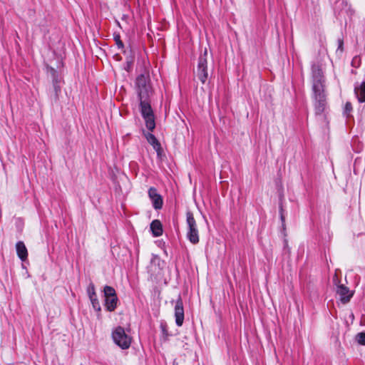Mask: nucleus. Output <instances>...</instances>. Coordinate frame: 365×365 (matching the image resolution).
<instances>
[{"label":"nucleus","instance_id":"nucleus-5","mask_svg":"<svg viewBox=\"0 0 365 365\" xmlns=\"http://www.w3.org/2000/svg\"><path fill=\"white\" fill-rule=\"evenodd\" d=\"M105 297V307L109 312H113L117 307L118 297L115 290L110 286H106L103 289Z\"/></svg>","mask_w":365,"mask_h":365},{"label":"nucleus","instance_id":"nucleus-3","mask_svg":"<svg viewBox=\"0 0 365 365\" xmlns=\"http://www.w3.org/2000/svg\"><path fill=\"white\" fill-rule=\"evenodd\" d=\"M312 79L313 93L324 91V77L319 66H312Z\"/></svg>","mask_w":365,"mask_h":365},{"label":"nucleus","instance_id":"nucleus-8","mask_svg":"<svg viewBox=\"0 0 365 365\" xmlns=\"http://www.w3.org/2000/svg\"><path fill=\"white\" fill-rule=\"evenodd\" d=\"M334 282L337 286L336 293L340 297V300L344 303H347L349 302L351 298L353 293L350 292L348 287L344 286L343 284L337 285V276L336 274L334 276Z\"/></svg>","mask_w":365,"mask_h":365},{"label":"nucleus","instance_id":"nucleus-18","mask_svg":"<svg viewBox=\"0 0 365 365\" xmlns=\"http://www.w3.org/2000/svg\"><path fill=\"white\" fill-rule=\"evenodd\" d=\"M351 110H352V106H351V103L347 102L344 107V114L346 115L349 116Z\"/></svg>","mask_w":365,"mask_h":365},{"label":"nucleus","instance_id":"nucleus-20","mask_svg":"<svg viewBox=\"0 0 365 365\" xmlns=\"http://www.w3.org/2000/svg\"><path fill=\"white\" fill-rule=\"evenodd\" d=\"M359 59L357 56L354 57L351 61V65L354 67H357L359 65Z\"/></svg>","mask_w":365,"mask_h":365},{"label":"nucleus","instance_id":"nucleus-1","mask_svg":"<svg viewBox=\"0 0 365 365\" xmlns=\"http://www.w3.org/2000/svg\"><path fill=\"white\" fill-rule=\"evenodd\" d=\"M138 97L140 101V110L145 121L146 128L152 131L155 127V118L149 98L153 93L148 76L140 75L136 79Z\"/></svg>","mask_w":365,"mask_h":365},{"label":"nucleus","instance_id":"nucleus-2","mask_svg":"<svg viewBox=\"0 0 365 365\" xmlns=\"http://www.w3.org/2000/svg\"><path fill=\"white\" fill-rule=\"evenodd\" d=\"M112 338L115 344L122 349H128L132 341L131 337L126 334L125 329L122 327H118L113 331Z\"/></svg>","mask_w":365,"mask_h":365},{"label":"nucleus","instance_id":"nucleus-14","mask_svg":"<svg viewBox=\"0 0 365 365\" xmlns=\"http://www.w3.org/2000/svg\"><path fill=\"white\" fill-rule=\"evenodd\" d=\"M145 138L148 142L153 147L156 151H158L160 149V144L153 134L148 133L145 134Z\"/></svg>","mask_w":365,"mask_h":365},{"label":"nucleus","instance_id":"nucleus-4","mask_svg":"<svg viewBox=\"0 0 365 365\" xmlns=\"http://www.w3.org/2000/svg\"><path fill=\"white\" fill-rule=\"evenodd\" d=\"M186 217L187 225V237L191 243L197 244L199 242V234L196 221L190 212H187Z\"/></svg>","mask_w":365,"mask_h":365},{"label":"nucleus","instance_id":"nucleus-13","mask_svg":"<svg viewBox=\"0 0 365 365\" xmlns=\"http://www.w3.org/2000/svg\"><path fill=\"white\" fill-rule=\"evenodd\" d=\"M150 230L153 236L159 237L163 234V227L161 222L158 220H153L150 224Z\"/></svg>","mask_w":365,"mask_h":365},{"label":"nucleus","instance_id":"nucleus-9","mask_svg":"<svg viewBox=\"0 0 365 365\" xmlns=\"http://www.w3.org/2000/svg\"><path fill=\"white\" fill-rule=\"evenodd\" d=\"M148 196L152 201L153 207L155 210H160L162 208L163 203V197L155 187H152L148 190Z\"/></svg>","mask_w":365,"mask_h":365},{"label":"nucleus","instance_id":"nucleus-6","mask_svg":"<svg viewBox=\"0 0 365 365\" xmlns=\"http://www.w3.org/2000/svg\"><path fill=\"white\" fill-rule=\"evenodd\" d=\"M207 55V52L205 49L203 54L200 56L197 64V77L202 83H205L208 76Z\"/></svg>","mask_w":365,"mask_h":365},{"label":"nucleus","instance_id":"nucleus-12","mask_svg":"<svg viewBox=\"0 0 365 365\" xmlns=\"http://www.w3.org/2000/svg\"><path fill=\"white\" fill-rule=\"evenodd\" d=\"M354 93L359 102L365 101V81L355 86Z\"/></svg>","mask_w":365,"mask_h":365},{"label":"nucleus","instance_id":"nucleus-17","mask_svg":"<svg viewBox=\"0 0 365 365\" xmlns=\"http://www.w3.org/2000/svg\"><path fill=\"white\" fill-rule=\"evenodd\" d=\"M357 342L361 345H365V333L361 332L356 336Z\"/></svg>","mask_w":365,"mask_h":365},{"label":"nucleus","instance_id":"nucleus-19","mask_svg":"<svg viewBox=\"0 0 365 365\" xmlns=\"http://www.w3.org/2000/svg\"><path fill=\"white\" fill-rule=\"evenodd\" d=\"M114 38H115V41L119 48H121L123 46V44L122 41H120V36L118 34L115 35Z\"/></svg>","mask_w":365,"mask_h":365},{"label":"nucleus","instance_id":"nucleus-7","mask_svg":"<svg viewBox=\"0 0 365 365\" xmlns=\"http://www.w3.org/2000/svg\"><path fill=\"white\" fill-rule=\"evenodd\" d=\"M314 110L316 115L322 114L326 109L324 91L314 93Z\"/></svg>","mask_w":365,"mask_h":365},{"label":"nucleus","instance_id":"nucleus-16","mask_svg":"<svg viewBox=\"0 0 365 365\" xmlns=\"http://www.w3.org/2000/svg\"><path fill=\"white\" fill-rule=\"evenodd\" d=\"M87 293L88 294L89 298L94 297L96 295L95 286L93 284L91 283L87 288Z\"/></svg>","mask_w":365,"mask_h":365},{"label":"nucleus","instance_id":"nucleus-15","mask_svg":"<svg viewBox=\"0 0 365 365\" xmlns=\"http://www.w3.org/2000/svg\"><path fill=\"white\" fill-rule=\"evenodd\" d=\"M91 302V304H92V306H93V308L98 311V312H100L101 308V305H100V303H99V301L98 299V297L97 296L94 297H92V298H89Z\"/></svg>","mask_w":365,"mask_h":365},{"label":"nucleus","instance_id":"nucleus-11","mask_svg":"<svg viewBox=\"0 0 365 365\" xmlns=\"http://www.w3.org/2000/svg\"><path fill=\"white\" fill-rule=\"evenodd\" d=\"M16 249L19 257L22 261H25L28 257V251L24 243L21 241L18 242L16 245Z\"/></svg>","mask_w":365,"mask_h":365},{"label":"nucleus","instance_id":"nucleus-10","mask_svg":"<svg viewBox=\"0 0 365 365\" xmlns=\"http://www.w3.org/2000/svg\"><path fill=\"white\" fill-rule=\"evenodd\" d=\"M175 323L178 327H181L184 321L183 304L180 297H178L175 305Z\"/></svg>","mask_w":365,"mask_h":365},{"label":"nucleus","instance_id":"nucleus-21","mask_svg":"<svg viewBox=\"0 0 365 365\" xmlns=\"http://www.w3.org/2000/svg\"><path fill=\"white\" fill-rule=\"evenodd\" d=\"M339 46L338 48L342 50L343 41L341 39L338 40Z\"/></svg>","mask_w":365,"mask_h":365}]
</instances>
